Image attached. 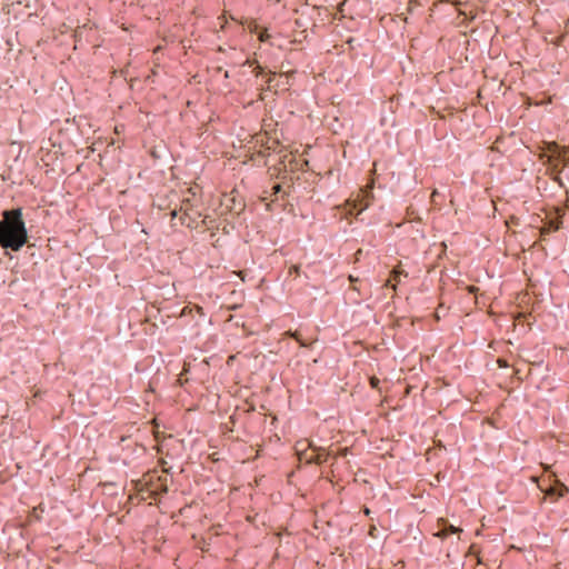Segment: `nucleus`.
Listing matches in <instances>:
<instances>
[{
    "label": "nucleus",
    "mask_w": 569,
    "mask_h": 569,
    "mask_svg": "<svg viewBox=\"0 0 569 569\" xmlns=\"http://www.w3.org/2000/svg\"><path fill=\"white\" fill-rule=\"evenodd\" d=\"M262 72H263V69L261 68V66H257L256 73L261 74Z\"/></svg>",
    "instance_id": "obj_11"
},
{
    "label": "nucleus",
    "mask_w": 569,
    "mask_h": 569,
    "mask_svg": "<svg viewBox=\"0 0 569 569\" xmlns=\"http://www.w3.org/2000/svg\"><path fill=\"white\" fill-rule=\"evenodd\" d=\"M281 191H282V187H281V184H279V183L273 184V187H272V192H273V194H278V193H280Z\"/></svg>",
    "instance_id": "obj_9"
},
{
    "label": "nucleus",
    "mask_w": 569,
    "mask_h": 569,
    "mask_svg": "<svg viewBox=\"0 0 569 569\" xmlns=\"http://www.w3.org/2000/svg\"><path fill=\"white\" fill-rule=\"evenodd\" d=\"M379 383V380L377 378H373L371 381V386L376 387Z\"/></svg>",
    "instance_id": "obj_12"
},
{
    "label": "nucleus",
    "mask_w": 569,
    "mask_h": 569,
    "mask_svg": "<svg viewBox=\"0 0 569 569\" xmlns=\"http://www.w3.org/2000/svg\"><path fill=\"white\" fill-rule=\"evenodd\" d=\"M542 152L543 157L547 158V161L550 164L552 180L563 187L560 174L563 168L569 164V147L560 146L557 142L550 141L545 143Z\"/></svg>",
    "instance_id": "obj_2"
},
{
    "label": "nucleus",
    "mask_w": 569,
    "mask_h": 569,
    "mask_svg": "<svg viewBox=\"0 0 569 569\" xmlns=\"http://www.w3.org/2000/svg\"><path fill=\"white\" fill-rule=\"evenodd\" d=\"M187 218H188V214H183L179 218V221L181 224H186V226L190 227V224L187 223Z\"/></svg>",
    "instance_id": "obj_10"
},
{
    "label": "nucleus",
    "mask_w": 569,
    "mask_h": 569,
    "mask_svg": "<svg viewBox=\"0 0 569 569\" xmlns=\"http://www.w3.org/2000/svg\"><path fill=\"white\" fill-rule=\"evenodd\" d=\"M401 276L408 277V272H406L403 270H392L391 274H390V277H391L390 281H395L396 283H399Z\"/></svg>",
    "instance_id": "obj_8"
},
{
    "label": "nucleus",
    "mask_w": 569,
    "mask_h": 569,
    "mask_svg": "<svg viewBox=\"0 0 569 569\" xmlns=\"http://www.w3.org/2000/svg\"><path fill=\"white\" fill-rule=\"evenodd\" d=\"M568 487L559 480H556L549 489V495L563 497L568 493Z\"/></svg>",
    "instance_id": "obj_7"
},
{
    "label": "nucleus",
    "mask_w": 569,
    "mask_h": 569,
    "mask_svg": "<svg viewBox=\"0 0 569 569\" xmlns=\"http://www.w3.org/2000/svg\"><path fill=\"white\" fill-rule=\"evenodd\" d=\"M0 219V247L8 251H20L28 242V229L20 207L6 209Z\"/></svg>",
    "instance_id": "obj_1"
},
{
    "label": "nucleus",
    "mask_w": 569,
    "mask_h": 569,
    "mask_svg": "<svg viewBox=\"0 0 569 569\" xmlns=\"http://www.w3.org/2000/svg\"><path fill=\"white\" fill-rule=\"evenodd\" d=\"M457 532V528L445 519L439 520V530L436 533L439 538H447Z\"/></svg>",
    "instance_id": "obj_5"
},
{
    "label": "nucleus",
    "mask_w": 569,
    "mask_h": 569,
    "mask_svg": "<svg viewBox=\"0 0 569 569\" xmlns=\"http://www.w3.org/2000/svg\"><path fill=\"white\" fill-rule=\"evenodd\" d=\"M366 199H349L346 201L347 213L352 217H358L369 207V199L373 197L370 189L366 190Z\"/></svg>",
    "instance_id": "obj_3"
},
{
    "label": "nucleus",
    "mask_w": 569,
    "mask_h": 569,
    "mask_svg": "<svg viewBox=\"0 0 569 569\" xmlns=\"http://www.w3.org/2000/svg\"><path fill=\"white\" fill-rule=\"evenodd\" d=\"M567 210H569V200L566 201L562 208L556 209V218L552 222L553 230H559L562 227V219Z\"/></svg>",
    "instance_id": "obj_6"
},
{
    "label": "nucleus",
    "mask_w": 569,
    "mask_h": 569,
    "mask_svg": "<svg viewBox=\"0 0 569 569\" xmlns=\"http://www.w3.org/2000/svg\"><path fill=\"white\" fill-rule=\"evenodd\" d=\"M297 456L300 461H305L308 465H322L326 461V453L322 449L313 448L311 455H308L306 450L296 448Z\"/></svg>",
    "instance_id": "obj_4"
}]
</instances>
